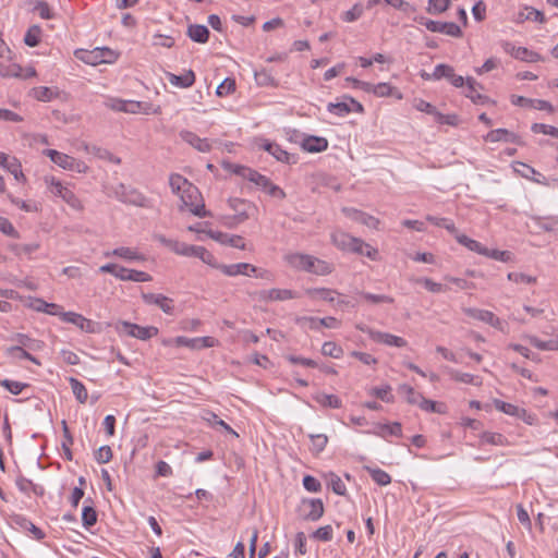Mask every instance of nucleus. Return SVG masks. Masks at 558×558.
<instances>
[{"label":"nucleus","instance_id":"69168bd1","mask_svg":"<svg viewBox=\"0 0 558 558\" xmlns=\"http://www.w3.org/2000/svg\"><path fill=\"white\" fill-rule=\"evenodd\" d=\"M508 280L514 283H523V284H535L537 282V278L534 276H530L523 272L512 271L507 276Z\"/></svg>","mask_w":558,"mask_h":558},{"label":"nucleus","instance_id":"c756f323","mask_svg":"<svg viewBox=\"0 0 558 558\" xmlns=\"http://www.w3.org/2000/svg\"><path fill=\"white\" fill-rule=\"evenodd\" d=\"M160 112L161 108L159 106L154 107L150 102L128 100L126 113L158 114Z\"/></svg>","mask_w":558,"mask_h":558},{"label":"nucleus","instance_id":"5fc2aeb1","mask_svg":"<svg viewBox=\"0 0 558 558\" xmlns=\"http://www.w3.org/2000/svg\"><path fill=\"white\" fill-rule=\"evenodd\" d=\"M70 386L72 388L73 395L80 403H85L87 400V390L85 386L76 378H69Z\"/></svg>","mask_w":558,"mask_h":558},{"label":"nucleus","instance_id":"412c9836","mask_svg":"<svg viewBox=\"0 0 558 558\" xmlns=\"http://www.w3.org/2000/svg\"><path fill=\"white\" fill-rule=\"evenodd\" d=\"M511 104L520 107H532L537 110L554 111L553 105L547 100L531 99L523 96L512 95L510 97Z\"/></svg>","mask_w":558,"mask_h":558},{"label":"nucleus","instance_id":"2eb2a0df","mask_svg":"<svg viewBox=\"0 0 558 558\" xmlns=\"http://www.w3.org/2000/svg\"><path fill=\"white\" fill-rule=\"evenodd\" d=\"M214 267L219 269L223 275L229 277H235L239 275L251 276L252 272L257 271V267L248 263H238L230 265L215 263Z\"/></svg>","mask_w":558,"mask_h":558},{"label":"nucleus","instance_id":"864d4df0","mask_svg":"<svg viewBox=\"0 0 558 558\" xmlns=\"http://www.w3.org/2000/svg\"><path fill=\"white\" fill-rule=\"evenodd\" d=\"M254 77H255V82L259 86H271V87L277 86L276 78L272 76L271 72L266 69L255 71Z\"/></svg>","mask_w":558,"mask_h":558},{"label":"nucleus","instance_id":"c9c22d12","mask_svg":"<svg viewBox=\"0 0 558 558\" xmlns=\"http://www.w3.org/2000/svg\"><path fill=\"white\" fill-rule=\"evenodd\" d=\"M456 240L461 245L480 255L485 256L486 254H489V248L483 246L478 241H475L465 234H457Z\"/></svg>","mask_w":558,"mask_h":558},{"label":"nucleus","instance_id":"de8ad7c7","mask_svg":"<svg viewBox=\"0 0 558 558\" xmlns=\"http://www.w3.org/2000/svg\"><path fill=\"white\" fill-rule=\"evenodd\" d=\"M189 37L196 43L204 44L208 40L209 31L204 25H191L187 29Z\"/></svg>","mask_w":558,"mask_h":558},{"label":"nucleus","instance_id":"0eeeda50","mask_svg":"<svg viewBox=\"0 0 558 558\" xmlns=\"http://www.w3.org/2000/svg\"><path fill=\"white\" fill-rule=\"evenodd\" d=\"M116 329L140 340H148L158 333V328L154 326L143 327L129 322H120Z\"/></svg>","mask_w":558,"mask_h":558},{"label":"nucleus","instance_id":"58836bf2","mask_svg":"<svg viewBox=\"0 0 558 558\" xmlns=\"http://www.w3.org/2000/svg\"><path fill=\"white\" fill-rule=\"evenodd\" d=\"M14 340L19 343V347H23L28 351H39L44 347L43 341L33 339L24 333H17Z\"/></svg>","mask_w":558,"mask_h":558},{"label":"nucleus","instance_id":"4c0bfd02","mask_svg":"<svg viewBox=\"0 0 558 558\" xmlns=\"http://www.w3.org/2000/svg\"><path fill=\"white\" fill-rule=\"evenodd\" d=\"M372 480L379 486H387L391 483V476L384 470L374 466H364Z\"/></svg>","mask_w":558,"mask_h":558},{"label":"nucleus","instance_id":"aec40b11","mask_svg":"<svg viewBox=\"0 0 558 558\" xmlns=\"http://www.w3.org/2000/svg\"><path fill=\"white\" fill-rule=\"evenodd\" d=\"M207 234L209 235V238L219 242L220 244L229 245V246L236 247L240 250H245L244 239L240 235L229 234V233L214 231V230H209L207 232Z\"/></svg>","mask_w":558,"mask_h":558},{"label":"nucleus","instance_id":"4be33fe9","mask_svg":"<svg viewBox=\"0 0 558 558\" xmlns=\"http://www.w3.org/2000/svg\"><path fill=\"white\" fill-rule=\"evenodd\" d=\"M180 137L185 143H187L189 145H191L192 147H194L196 150H198L201 153H208L211 150L213 145L207 138H201L199 136H197L195 133H193L191 131H187V130L181 131Z\"/></svg>","mask_w":558,"mask_h":558},{"label":"nucleus","instance_id":"393cba45","mask_svg":"<svg viewBox=\"0 0 558 558\" xmlns=\"http://www.w3.org/2000/svg\"><path fill=\"white\" fill-rule=\"evenodd\" d=\"M484 140L490 143L505 142L521 144L520 137L513 132L508 131L507 129L492 130L484 136Z\"/></svg>","mask_w":558,"mask_h":558},{"label":"nucleus","instance_id":"052dcab7","mask_svg":"<svg viewBox=\"0 0 558 558\" xmlns=\"http://www.w3.org/2000/svg\"><path fill=\"white\" fill-rule=\"evenodd\" d=\"M399 391L405 395L407 401L410 404H415L420 407L423 396L420 392H416L411 386L401 385L399 387Z\"/></svg>","mask_w":558,"mask_h":558},{"label":"nucleus","instance_id":"f257e3e1","mask_svg":"<svg viewBox=\"0 0 558 558\" xmlns=\"http://www.w3.org/2000/svg\"><path fill=\"white\" fill-rule=\"evenodd\" d=\"M286 263L293 269L326 276L332 272L333 266L313 255L304 253H289L284 256Z\"/></svg>","mask_w":558,"mask_h":558},{"label":"nucleus","instance_id":"0e129e2a","mask_svg":"<svg viewBox=\"0 0 558 558\" xmlns=\"http://www.w3.org/2000/svg\"><path fill=\"white\" fill-rule=\"evenodd\" d=\"M41 29L38 25L28 28L24 36V43L29 47H36L40 41Z\"/></svg>","mask_w":558,"mask_h":558},{"label":"nucleus","instance_id":"dca6fc26","mask_svg":"<svg viewBox=\"0 0 558 558\" xmlns=\"http://www.w3.org/2000/svg\"><path fill=\"white\" fill-rule=\"evenodd\" d=\"M361 89L366 93H373L377 97L395 96L398 99H402V94L388 83H363L361 84Z\"/></svg>","mask_w":558,"mask_h":558},{"label":"nucleus","instance_id":"3c124183","mask_svg":"<svg viewBox=\"0 0 558 558\" xmlns=\"http://www.w3.org/2000/svg\"><path fill=\"white\" fill-rule=\"evenodd\" d=\"M169 184L171 187V191L180 196L181 193L185 191L192 183L189 182L184 177L178 173H173L169 178Z\"/></svg>","mask_w":558,"mask_h":558},{"label":"nucleus","instance_id":"6e6552de","mask_svg":"<svg viewBox=\"0 0 558 558\" xmlns=\"http://www.w3.org/2000/svg\"><path fill=\"white\" fill-rule=\"evenodd\" d=\"M298 296V293L290 289L272 288L256 292V298L260 302H282Z\"/></svg>","mask_w":558,"mask_h":558},{"label":"nucleus","instance_id":"a211bd4d","mask_svg":"<svg viewBox=\"0 0 558 558\" xmlns=\"http://www.w3.org/2000/svg\"><path fill=\"white\" fill-rule=\"evenodd\" d=\"M142 299L148 305L158 306L166 314L173 313V310H174L173 300L163 294L143 293Z\"/></svg>","mask_w":558,"mask_h":558},{"label":"nucleus","instance_id":"13d9d810","mask_svg":"<svg viewBox=\"0 0 558 558\" xmlns=\"http://www.w3.org/2000/svg\"><path fill=\"white\" fill-rule=\"evenodd\" d=\"M327 484L331 487L332 492L339 496H344L347 493V487L342 480L335 473H329L327 475Z\"/></svg>","mask_w":558,"mask_h":558},{"label":"nucleus","instance_id":"423d86ee","mask_svg":"<svg viewBox=\"0 0 558 558\" xmlns=\"http://www.w3.org/2000/svg\"><path fill=\"white\" fill-rule=\"evenodd\" d=\"M114 197L124 203L134 205L137 207H148L149 202L147 197L138 192L136 189H133L129 185H125L123 183L118 184L113 190Z\"/></svg>","mask_w":558,"mask_h":558},{"label":"nucleus","instance_id":"20e7f679","mask_svg":"<svg viewBox=\"0 0 558 558\" xmlns=\"http://www.w3.org/2000/svg\"><path fill=\"white\" fill-rule=\"evenodd\" d=\"M171 251L177 255L185 256V257H197L203 263L215 266V256L207 251L204 246L199 245H190L184 242H180L178 240L173 241Z\"/></svg>","mask_w":558,"mask_h":558},{"label":"nucleus","instance_id":"a878e982","mask_svg":"<svg viewBox=\"0 0 558 558\" xmlns=\"http://www.w3.org/2000/svg\"><path fill=\"white\" fill-rule=\"evenodd\" d=\"M303 508L305 509L304 519L308 521L319 520L325 510L322 499L303 500Z\"/></svg>","mask_w":558,"mask_h":558},{"label":"nucleus","instance_id":"c03bdc74","mask_svg":"<svg viewBox=\"0 0 558 558\" xmlns=\"http://www.w3.org/2000/svg\"><path fill=\"white\" fill-rule=\"evenodd\" d=\"M8 172H10L14 179L19 182H25L26 177L23 173L22 165L20 160L15 157H10L3 167Z\"/></svg>","mask_w":558,"mask_h":558},{"label":"nucleus","instance_id":"f8f14e48","mask_svg":"<svg viewBox=\"0 0 558 558\" xmlns=\"http://www.w3.org/2000/svg\"><path fill=\"white\" fill-rule=\"evenodd\" d=\"M332 243L342 251H360L361 239L352 236L343 231H335L331 233Z\"/></svg>","mask_w":558,"mask_h":558},{"label":"nucleus","instance_id":"cd10ccee","mask_svg":"<svg viewBox=\"0 0 558 558\" xmlns=\"http://www.w3.org/2000/svg\"><path fill=\"white\" fill-rule=\"evenodd\" d=\"M166 77L171 85L180 88H189L195 83V74L192 70H187L181 75L166 72Z\"/></svg>","mask_w":558,"mask_h":558},{"label":"nucleus","instance_id":"79ce46f5","mask_svg":"<svg viewBox=\"0 0 558 558\" xmlns=\"http://www.w3.org/2000/svg\"><path fill=\"white\" fill-rule=\"evenodd\" d=\"M314 400L325 408L339 409L342 407V401L336 395L319 392L314 396Z\"/></svg>","mask_w":558,"mask_h":558},{"label":"nucleus","instance_id":"72a5a7b5","mask_svg":"<svg viewBox=\"0 0 558 558\" xmlns=\"http://www.w3.org/2000/svg\"><path fill=\"white\" fill-rule=\"evenodd\" d=\"M525 21H534L538 23L545 22L544 13L532 8V7H523L522 10L518 12L515 17L517 23H523Z\"/></svg>","mask_w":558,"mask_h":558},{"label":"nucleus","instance_id":"49530a36","mask_svg":"<svg viewBox=\"0 0 558 558\" xmlns=\"http://www.w3.org/2000/svg\"><path fill=\"white\" fill-rule=\"evenodd\" d=\"M514 170L523 178L532 180L536 183H541L539 178H544L539 172H537L533 167L523 163V162H517Z\"/></svg>","mask_w":558,"mask_h":558},{"label":"nucleus","instance_id":"680f3d73","mask_svg":"<svg viewBox=\"0 0 558 558\" xmlns=\"http://www.w3.org/2000/svg\"><path fill=\"white\" fill-rule=\"evenodd\" d=\"M369 395L375 396L376 398L387 403L393 402L395 399L393 395L391 393V387L389 385L372 388Z\"/></svg>","mask_w":558,"mask_h":558},{"label":"nucleus","instance_id":"a18cd8bd","mask_svg":"<svg viewBox=\"0 0 558 558\" xmlns=\"http://www.w3.org/2000/svg\"><path fill=\"white\" fill-rule=\"evenodd\" d=\"M523 339L529 341L533 347L537 348L538 350H543V351L558 350V341H556V340L543 341L533 335H524Z\"/></svg>","mask_w":558,"mask_h":558},{"label":"nucleus","instance_id":"f03ea898","mask_svg":"<svg viewBox=\"0 0 558 558\" xmlns=\"http://www.w3.org/2000/svg\"><path fill=\"white\" fill-rule=\"evenodd\" d=\"M47 187L51 194L62 198L70 207L75 210H82L83 204L74 194V192L66 185H63L61 181L54 177L45 178Z\"/></svg>","mask_w":558,"mask_h":558},{"label":"nucleus","instance_id":"5701e85b","mask_svg":"<svg viewBox=\"0 0 558 558\" xmlns=\"http://www.w3.org/2000/svg\"><path fill=\"white\" fill-rule=\"evenodd\" d=\"M61 319L65 323L77 326L86 332H95V323L74 312H63Z\"/></svg>","mask_w":558,"mask_h":558},{"label":"nucleus","instance_id":"a19ab883","mask_svg":"<svg viewBox=\"0 0 558 558\" xmlns=\"http://www.w3.org/2000/svg\"><path fill=\"white\" fill-rule=\"evenodd\" d=\"M32 306L38 312H44L46 314L53 315V316H58V315L62 316V313H63L61 311L60 305L54 304V303H47L41 299H36L33 302Z\"/></svg>","mask_w":558,"mask_h":558},{"label":"nucleus","instance_id":"ddd939ff","mask_svg":"<svg viewBox=\"0 0 558 558\" xmlns=\"http://www.w3.org/2000/svg\"><path fill=\"white\" fill-rule=\"evenodd\" d=\"M260 147L267 153H269L271 156H274L280 162H284L287 165H294L298 162L296 155L288 153L277 143L264 140L263 143L260 144Z\"/></svg>","mask_w":558,"mask_h":558},{"label":"nucleus","instance_id":"8fccbe9b","mask_svg":"<svg viewBox=\"0 0 558 558\" xmlns=\"http://www.w3.org/2000/svg\"><path fill=\"white\" fill-rule=\"evenodd\" d=\"M466 83V89L465 96L470 98L474 104H483L487 98L476 92V87L482 86L477 84V82L473 77H468L465 80Z\"/></svg>","mask_w":558,"mask_h":558},{"label":"nucleus","instance_id":"7ed1b4c3","mask_svg":"<svg viewBox=\"0 0 558 558\" xmlns=\"http://www.w3.org/2000/svg\"><path fill=\"white\" fill-rule=\"evenodd\" d=\"M179 197L182 206L186 207L193 215L201 218L210 216V213L205 209L202 195L195 185L191 184Z\"/></svg>","mask_w":558,"mask_h":558},{"label":"nucleus","instance_id":"7c9ffc66","mask_svg":"<svg viewBox=\"0 0 558 558\" xmlns=\"http://www.w3.org/2000/svg\"><path fill=\"white\" fill-rule=\"evenodd\" d=\"M368 433L381 438H386L388 435L401 437L402 426L399 422H393L389 424H377L374 430Z\"/></svg>","mask_w":558,"mask_h":558},{"label":"nucleus","instance_id":"603ef678","mask_svg":"<svg viewBox=\"0 0 558 558\" xmlns=\"http://www.w3.org/2000/svg\"><path fill=\"white\" fill-rule=\"evenodd\" d=\"M39 248L38 243H28V244H19L12 243L9 245V250L13 252L16 256H31L34 252Z\"/></svg>","mask_w":558,"mask_h":558},{"label":"nucleus","instance_id":"bb28decb","mask_svg":"<svg viewBox=\"0 0 558 558\" xmlns=\"http://www.w3.org/2000/svg\"><path fill=\"white\" fill-rule=\"evenodd\" d=\"M371 339L377 343H383L388 347L403 348L408 344L407 340L402 337L378 330L371 333Z\"/></svg>","mask_w":558,"mask_h":558},{"label":"nucleus","instance_id":"2f4dec72","mask_svg":"<svg viewBox=\"0 0 558 558\" xmlns=\"http://www.w3.org/2000/svg\"><path fill=\"white\" fill-rule=\"evenodd\" d=\"M302 147L308 153H320L327 149L328 141L319 136H306L302 142Z\"/></svg>","mask_w":558,"mask_h":558},{"label":"nucleus","instance_id":"9d476101","mask_svg":"<svg viewBox=\"0 0 558 558\" xmlns=\"http://www.w3.org/2000/svg\"><path fill=\"white\" fill-rule=\"evenodd\" d=\"M174 343L178 347H185L192 350H202L206 348H214L218 345V340L214 337H196V338H187L183 336H179L174 339Z\"/></svg>","mask_w":558,"mask_h":558},{"label":"nucleus","instance_id":"b1692460","mask_svg":"<svg viewBox=\"0 0 558 558\" xmlns=\"http://www.w3.org/2000/svg\"><path fill=\"white\" fill-rule=\"evenodd\" d=\"M501 46L505 52L509 53L511 57L518 60L533 62L537 59V53L529 50L527 48L515 47L513 44L509 41H504Z\"/></svg>","mask_w":558,"mask_h":558},{"label":"nucleus","instance_id":"473e14b6","mask_svg":"<svg viewBox=\"0 0 558 558\" xmlns=\"http://www.w3.org/2000/svg\"><path fill=\"white\" fill-rule=\"evenodd\" d=\"M59 92L57 88L47 87V86H38L34 87L29 90V96L38 101L48 102L57 98Z\"/></svg>","mask_w":558,"mask_h":558},{"label":"nucleus","instance_id":"c85d7f7f","mask_svg":"<svg viewBox=\"0 0 558 558\" xmlns=\"http://www.w3.org/2000/svg\"><path fill=\"white\" fill-rule=\"evenodd\" d=\"M104 255H105V257L117 256V257H120V258L129 260V262H131V260H138V262L146 260V257L143 254H141L136 250H134L132 247H128V246L117 247V248H114L111 252H105Z\"/></svg>","mask_w":558,"mask_h":558},{"label":"nucleus","instance_id":"e433bc0d","mask_svg":"<svg viewBox=\"0 0 558 558\" xmlns=\"http://www.w3.org/2000/svg\"><path fill=\"white\" fill-rule=\"evenodd\" d=\"M447 374L450 376L451 379L458 383L463 384H471L478 386L482 384L481 379L472 374L469 373H462L460 371L453 369V368H446Z\"/></svg>","mask_w":558,"mask_h":558},{"label":"nucleus","instance_id":"6e6d98bb","mask_svg":"<svg viewBox=\"0 0 558 558\" xmlns=\"http://www.w3.org/2000/svg\"><path fill=\"white\" fill-rule=\"evenodd\" d=\"M311 450L315 454H319L328 444V437L325 434H311Z\"/></svg>","mask_w":558,"mask_h":558},{"label":"nucleus","instance_id":"f704fd0d","mask_svg":"<svg viewBox=\"0 0 558 558\" xmlns=\"http://www.w3.org/2000/svg\"><path fill=\"white\" fill-rule=\"evenodd\" d=\"M117 57L112 50L102 48L89 52L87 59L84 60L88 63L97 64L102 62H112Z\"/></svg>","mask_w":558,"mask_h":558},{"label":"nucleus","instance_id":"39448f33","mask_svg":"<svg viewBox=\"0 0 558 558\" xmlns=\"http://www.w3.org/2000/svg\"><path fill=\"white\" fill-rule=\"evenodd\" d=\"M44 155L64 170L75 171L77 173H86L88 171V166L84 161L56 149H46L44 150Z\"/></svg>","mask_w":558,"mask_h":558},{"label":"nucleus","instance_id":"774afa93","mask_svg":"<svg viewBox=\"0 0 558 558\" xmlns=\"http://www.w3.org/2000/svg\"><path fill=\"white\" fill-rule=\"evenodd\" d=\"M494 405L498 411H500L505 414L511 415V416H515V417L520 413L519 411L521 409L512 403H508V402L501 401L499 399L494 400Z\"/></svg>","mask_w":558,"mask_h":558},{"label":"nucleus","instance_id":"e2e57ef3","mask_svg":"<svg viewBox=\"0 0 558 558\" xmlns=\"http://www.w3.org/2000/svg\"><path fill=\"white\" fill-rule=\"evenodd\" d=\"M420 408L423 411L432 412V413H439V414L446 413V410H447V408L444 403L428 400L425 397H423Z\"/></svg>","mask_w":558,"mask_h":558},{"label":"nucleus","instance_id":"37998d69","mask_svg":"<svg viewBox=\"0 0 558 558\" xmlns=\"http://www.w3.org/2000/svg\"><path fill=\"white\" fill-rule=\"evenodd\" d=\"M119 279L122 281L148 282L151 280V276L145 271L125 268V272L119 275Z\"/></svg>","mask_w":558,"mask_h":558},{"label":"nucleus","instance_id":"4468645a","mask_svg":"<svg viewBox=\"0 0 558 558\" xmlns=\"http://www.w3.org/2000/svg\"><path fill=\"white\" fill-rule=\"evenodd\" d=\"M447 78L454 87H462L465 84V80L463 76L454 73V70L451 65L448 64H437L433 72V80H441Z\"/></svg>","mask_w":558,"mask_h":558},{"label":"nucleus","instance_id":"f3484780","mask_svg":"<svg viewBox=\"0 0 558 558\" xmlns=\"http://www.w3.org/2000/svg\"><path fill=\"white\" fill-rule=\"evenodd\" d=\"M342 213L345 217L350 218L353 221H356L361 225H364L372 229H377L379 226V220L364 211L352 207H343Z\"/></svg>","mask_w":558,"mask_h":558},{"label":"nucleus","instance_id":"9b49d317","mask_svg":"<svg viewBox=\"0 0 558 558\" xmlns=\"http://www.w3.org/2000/svg\"><path fill=\"white\" fill-rule=\"evenodd\" d=\"M463 313L474 319L481 320L485 324H488L499 330L504 329V323L500 318H498L493 312L474 308V307H464L462 308Z\"/></svg>","mask_w":558,"mask_h":558},{"label":"nucleus","instance_id":"ea45409f","mask_svg":"<svg viewBox=\"0 0 558 558\" xmlns=\"http://www.w3.org/2000/svg\"><path fill=\"white\" fill-rule=\"evenodd\" d=\"M305 293L314 300H324L328 302H333L335 296L338 294L336 291L327 288L306 289Z\"/></svg>","mask_w":558,"mask_h":558},{"label":"nucleus","instance_id":"338daca9","mask_svg":"<svg viewBox=\"0 0 558 558\" xmlns=\"http://www.w3.org/2000/svg\"><path fill=\"white\" fill-rule=\"evenodd\" d=\"M322 353L326 356L340 359L343 354V350L337 343L332 341H326L322 347Z\"/></svg>","mask_w":558,"mask_h":558},{"label":"nucleus","instance_id":"09e8293b","mask_svg":"<svg viewBox=\"0 0 558 558\" xmlns=\"http://www.w3.org/2000/svg\"><path fill=\"white\" fill-rule=\"evenodd\" d=\"M8 356L14 359V360H28L37 365H39V361L33 356L28 350L24 349L23 347L13 345L7 349Z\"/></svg>","mask_w":558,"mask_h":558},{"label":"nucleus","instance_id":"bf43d9fd","mask_svg":"<svg viewBox=\"0 0 558 558\" xmlns=\"http://www.w3.org/2000/svg\"><path fill=\"white\" fill-rule=\"evenodd\" d=\"M230 207L238 213L236 218L240 222L248 218V214L245 210L247 203L241 198H230Z\"/></svg>","mask_w":558,"mask_h":558},{"label":"nucleus","instance_id":"1a4fd4ad","mask_svg":"<svg viewBox=\"0 0 558 558\" xmlns=\"http://www.w3.org/2000/svg\"><path fill=\"white\" fill-rule=\"evenodd\" d=\"M230 169L233 173L242 177L243 179L248 180L250 182H253L255 185L262 187L264 191L271 182L267 177L245 166L231 165Z\"/></svg>","mask_w":558,"mask_h":558},{"label":"nucleus","instance_id":"6ab92c4d","mask_svg":"<svg viewBox=\"0 0 558 558\" xmlns=\"http://www.w3.org/2000/svg\"><path fill=\"white\" fill-rule=\"evenodd\" d=\"M425 27L430 32L446 34L452 37H460L462 35L460 26L453 22L426 21Z\"/></svg>","mask_w":558,"mask_h":558},{"label":"nucleus","instance_id":"4d7b16f0","mask_svg":"<svg viewBox=\"0 0 558 558\" xmlns=\"http://www.w3.org/2000/svg\"><path fill=\"white\" fill-rule=\"evenodd\" d=\"M327 110L330 113L336 114L338 117H344L352 112V108L349 105V100H347L345 98L343 101L328 104Z\"/></svg>","mask_w":558,"mask_h":558}]
</instances>
